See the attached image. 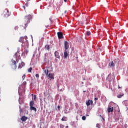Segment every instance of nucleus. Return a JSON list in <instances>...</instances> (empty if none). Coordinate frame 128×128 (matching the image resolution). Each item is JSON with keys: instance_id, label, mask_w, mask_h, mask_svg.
Here are the masks:
<instances>
[{"instance_id": "obj_29", "label": "nucleus", "mask_w": 128, "mask_h": 128, "mask_svg": "<svg viewBox=\"0 0 128 128\" xmlns=\"http://www.w3.org/2000/svg\"><path fill=\"white\" fill-rule=\"evenodd\" d=\"M20 112H22L23 110H22V109L20 108Z\"/></svg>"}, {"instance_id": "obj_2", "label": "nucleus", "mask_w": 128, "mask_h": 128, "mask_svg": "<svg viewBox=\"0 0 128 128\" xmlns=\"http://www.w3.org/2000/svg\"><path fill=\"white\" fill-rule=\"evenodd\" d=\"M26 38L28 37L22 36L19 40L20 42H22V46H28V42H26Z\"/></svg>"}, {"instance_id": "obj_25", "label": "nucleus", "mask_w": 128, "mask_h": 128, "mask_svg": "<svg viewBox=\"0 0 128 128\" xmlns=\"http://www.w3.org/2000/svg\"><path fill=\"white\" fill-rule=\"evenodd\" d=\"M96 126V128H100V124H97Z\"/></svg>"}, {"instance_id": "obj_36", "label": "nucleus", "mask_w": 128, "mask_h": 128, "mask_svg": "<svg viewBox=\"0 0 128 128\" xmlns=\"http://www.w3.org/2000/svg\"><path fill=\"white\" fill-rule=\"evenodd\" d=\"M16 29H18V27L15 28V30H16Z\"/></svg>"}, {"instance_id": "obj_34", "label": "nucleus", "mask_w": 128, "mask_h": 128, "mask_svg": "<svg viewBox=\"0 0 128 128\" xmlns=\"http://www.w3.org/2000/svg\"><path fill=\"white\" fill-rule=\"evenodd\" d=\"M28 50H26V54H28Z\"/></svg>"}, {"instance_id": "obj_9", "label": "nucleus", "mask_w": 128, "mask_h": 128, "mask_svg": "<svg viewBox=\"0 0 128 128\" xmlns=\"http://www.w3.org/2000/svg\"><path fill=\"white\" fill-rule=\"evenodd\" d=\"M108 112H114V107L108 106Z\"/></svg>"}, {"instance_id": "obj_16", "label": "nucleus", "mask_w": 128, "mask_h": 128, "mask_svg": "<svg viewBox=\"0 0 128 128\" xmlns=\"http://www.w3.org/2000/svg\"><path fill=\"white\" fill-rule=\"evenodd\" d=\"M34 101H30V108L32 106H34Z\"/></svg>"}, {"instance_id": "obj_26", "label": "nucleus", "mask_w": 128, "mask_h": 128, "mask_svg": "<svg viewBox=\"0 0 128 128\" xmlns=\"http://www.w3.org/2000/svg\"><path fill=\"white\" fill-rule=\"evenodd\" d=\"M22 80H24V78H26V74H24L22 76Z\"/></svg>"}, {"instance_id": "obj_10", "label": "nucleus", "mask_w": 128, "mask_h": 128, "mask_svg": "<svg viewBox=\"0 0 128 128\" xmlns=\"http://www.w3.org/2000/svg\"><path fill=\"white\" fill-rule=\"evenodd\" d=\"M54 55L56 58H60V53H58V51L55 52Z\"/></svg>"}, {"instance_id": "obj_18", "label": "nucleus", "mask_w": 128, "mask_h": 128, "mask_svg": "<svg viewBox=\"0 0 128 128\" xmlns=\"http://www.w3.org/2000/svg\"><path fill=\"white\" fill-rule=\"evenodd\" d=\"M62 122H66V120H68V118L66 117V116H64L62 118Z\"/></svg>"}, {"instance_id": "obj_7", "label": "nucleus", "mask_w": 128, "mask_h": 128, "mask_svg": "<svg viewBox=\"0 0 128 128\" xmlns=\"http://www.w3.org/2000/svg\"><path fill=\"white\" fill-rule=\"evenodd\" d=\"M70 48V46L68 45V42L65 41L64 42V48L65 50H68Z\"/></svg>"}, {"instance_id": "obj_12", "label": "nucleus", "mask_w": 128, "mask_h": 128, "mask_svg": "<svg viewBox=\"0 0 128 128\" xmlns=\"http://www.w3.org/2000/svg\"><path fill=\"white\" fill-rule=\"evenodd\" d=\"M68 56V54L66 50H65L64 52V58H66Z\"/></svg>"}, {"instance_id": "obj_35", "label": "nucleus", "mask_w": 128, "mask_h": 128, "mask_svg": "<svg viewBox=\"0 0 128 128\" xmlns=\"http://www.w3.org/2000/svg\"><path fill=\"white\" fill-rule=\"evenodd\" d=\"M67 0H64V2H66Z\"/></svg>"}, {"instance_id": "obj_28", "label": "nucleus", "mask_w": 128, "mask_h": 128, "mask_svg": "<svg viewBox=\"0 0 128 128\" xmlns=\"http://www.w3.org/2000/svg\"><path fill=\"white\" fill-rule=\"evenodd\" d=\"M32 99L36 100V96L34 95V96L32 97Z\"/></svg>"}, {"instance_id": "obj_30", "label": "nucleus", "mask_w": 128, "mask_h": 128, "mask_svg": "<svg viewBox=\"0 0 128 128\" xmlns=\"http://www.w3.org/2000/svg\"><path fill=\"white\" fill-rule=\"evenodd\" d=\"M23 84H24V86H26V82H23Z\"/></svg>"}, {"instance_id": "obj_3", "label": "nucleus", "mask_w": 128, "mask_h": 128, "mask_svg": "<svg viewBox=\"0 0 128 128\" xmlns=\"http://www.w3.org/2000/svg\"><path fill=\"white\" fill-rule=\"evenodd\" d=\"M44 74H46L48 78V80H54V74L52 73H50L48 74V70H44Z\"/></svg>"}, {"instance_id": "obj_8", "label": "nucleus", "mask_w": 128, "mask_h": 128, "mask_svg": "<svg viewBox=\"0 0 128 128\" xmlns=\"http://www.w3.org/2000/svg\"><path fill=\"white\" fill-rule=\"evenodd\" d=\"M94 104V102L92 100H88L87 102H86V104L88 106H90V104Z\"/></svg>"}, {"instance_id": "obj_42", "label": "nucleus", "mask_w": 128, "mask_h": 128, "mask_svg": "<svg viewBox=\"0 0 128 128\" xmlns=\"http://www.w3.org/2000/svg\"><path fill=\"white\" fill-rule=\"evenodd\" d=\"M108 78H110V76H108Z\"/></svg>"}, {"instance_id": "obj_6", "label": "nucleus", "mask_w": 128, "mask_h": 128, "mask_svg": "<svg viewBox=\"0 0 128 128\" xmlns=\"http://www.w3.org/2000/svg\"><path fill=\"white\" fill-rule=\"evenodd\" d=\"M6 12L4 14V16H5V18H8L10 16V12L8 9H6Z\"/></svg>"}, {"instance_id": "obj_24", "label": "nucleus", "mask_w": 128, "mask_h": 128, "mask_svg": "<svg viewBox=\"0 0 128 128\" xmlns=\"http://www.w3.org/2000/svg\"><path fill=\"white\" fill-rule=\"evenodd\" d=\"M32 68H30L28 70V72H32Z\"/></svg>"}, {"instance_id": "obj_38", "label": "nucleus", "mask_w": 128, "mask_h": 128, "mask_svg": "<svg viewBox=\"0 0 128 128\" xmlns=\"http://www.w3.org/2000/svg\"><path fill=\"white\" fill-rule=\"evenodd\" d=\"M30 0H26V2H30Z\"/></svg>"}, {"instance_id": "obj_39", "label": "nucleus", "mask_w": 128, "mask_h": 128, "mask_svg": "<svg viewBox=\"0 0 128 128\" xmlns=\"http://www.w3.org/2000/svg\"><path fill=\"white\" fill-rule=\"evenodd\" d=\"M66 10H65V11H64V14H66Z\"/></svg>"}, {"instance_id": "obj_41", "label": "nucleus", "mask_w": 128, "mask_h": 128, "mask_svg": "<svg viewBox=\"0 0 128 128\" xmlns=\"http://www.w3.org/2000/svg\"><path fill=\"white\" fill-rule=\"evenodd\" d=\"M50 20H52V19H51V18H50Z\"/></svg>"}, {"instance_id": "obj_19", "label": "nucleus", "mask_w": 128, "mask_h": 128, "mask_svg": "<svg viewBox=\"0 0 128 128\" xmlns=\"http://www.w3.org/2000/svg\"><path fill=\"white\" fill-rule=\"evenodd\" d=\"M86 34L87 36H91L92 33H91L90 32V31H86Z\"/></svg>"}, {"instance_id": "obj_33", "label": "nucleus", "mask_w": 128, "mask_h": 128, "mask_svg": "<svg viewBox=\"0 0 128 128\" xmlns=\"http://www.w3.org/2000/svg\"><path fill=\"white\" fill-rule=\"evenodd\" d=\"M118 88H122V87L120 86H118Z\"/></svg>"}, {"instance_id": "obj_21", "label": "nucleus", "mask_w": 128, "mask_h": 128, "mask_svg": "<svg viewBox=\"0 0 128 128\" xmlns=\"http://www.w3.org/2000/svg\"><path fill=\"white\" fill-rule=\"evenodd\" d=\"M45 50H50V46L46 45L45 46Z\"/></svg>"}, {"instance_id": "obj_22", "label": "nucleus", "mask_w": 128, "mask_h": 128, "mask_svg": "<svg viewBox=\"0 0 128 128\" xmlns=\"http://www.w3.org/2000/svg\"><path fill=\"white\" fill-rule=\"evenodd\" d=\"M124 94H119L117 96V98H120L124 96Z\"/></svg>"}, {"instance_id": "obj_31", "label": "nucleus", "mask_w": 128, "mask_h": 128, "mask_svg": "<svg viewBox=\"0 0 128 128\" xmlns=\"http://www.w3.org/2000/svg\"><path fill=\"white\" fill-rule=\"evenodd\" d=\"M98 100V98H94V100Z\"/></svg>"}, {"instance_id": "obj_17", "label": "nucleus", "mask_w": 128, "mask_h": 128, "mask_svg": "<svg viewBox=\"0 0 128 128\" xmlns=\"http://www.w3.org/2000/svg\"><path fill=\"white\" fill-rule=\"evenodd\" d=\"M110 66H111L112 68H114V61H112L110 63Z\"/></svg>"}, {"instance_id": "obj_5", "label": "nucleus", "mask_w": 128, "mask_h": 128, "mask_svg": "<svg viewBox=\"0 0 128 128\" xmlns=\"http://www.w3.org/2000/svg\"><path fill=\"white\" fill-rule=\"evenodd\" d=\"M58 38L60 40L61 38H64V35L62 34V32H57Z\"/></svg>"}, {"instance_id": "obj_1", "label": "nucleus", "mask_w": 128, "mask_h": 128, "mask_svg": "<svg viewBox=\"0 0 128 128\" xmlns=\"http://www.w3.org/2000/svg\"><path fill=\"white\" fill-rule=\"evenodd\" d=\"M32 18V15L30 14L27 15L25 16L24 18L25 22L23 23V24H24V26L23 25V26H24V28H26L28 26V22H30V20Z\"/></svg>"}, {"instance_id": "obj_43", "label": "nucleus", "mask_w": 128, "mask_h": 128, "mask_svg": "<svg viewBox=\"0 0 128 128\" xmlns=\"http://www.w3.org/2000/svg\"><path fill=\"white\" fill-rule=\"evenodd\" d=\"M86 91H84V92Z\"/></svg>"}, {"instance_id": "obj_23", "label": "nucleus", "mask_w": 128, "mask_h": 128, "mask_svg": "<svg viewBox=\"0 0 128 128\" xmlns=\"http://www.w3.org/2000/svg\"><path fill=\"white\" fill-rule=\"evenodd\" d=\"M86 116H82V120H86Z\"/></svg>"}, {"instance_id": "obj_20", "label": "nucleus", "mask_w": 128, "mask_h": 128, "mask_svg": "<svg viewBox=\"0 0 128 128\" xmlns=\"http://www.w3.org/2000/svg\"><path fill=\"white\" fill-rule=\"evenodd\" d=\"M26 8H28V4L26 3V4H25V6H23V8H24V10H26Z\"/></svg>"}, {"instance_id": "obj_11", "label": "nucleus", "mask_w": 128, "mask_h": 128, "mask_svg": "<svg viewBox=\"0 0 128 128\" xmlns=\"http://www.w3.org/2000/svg\"><path fill=\"white\" fill-rule=\"evenodd\" d=\"M14 56L16 58H20V52H16Z\"/></svg>"}, {"instance_id": "obj_15", "label": "nucleus", "mask_w": 128, "mask_h": 128, "mask_svg": "<svg viewBox=\"0 0 128 128\" xmlns=\"http://www.w3.org/2000/svg\"><path fill=\"white\" fill-rule=\"evenodd\" d=\"M30 110H34V112H36V107H34V106H32L30 107Z\"/></svg>"}, {"instance_id": "obj_13", "label": "nucleus", "mask_w": 128, "mask_h": 128, "mask_svg": "<svg viewBox=\"0 0 128 128\" xmlns=\"http://www.w3.org/2000/svg\"><path fill=\"white\" fill-rule=\"evenodd\" d=\"M26 120H28V117L26 116H23L21 118V120H22V122H26Z\"/></svg>"}, {"instance_id": "obj_37", "label": "nucleus", "mask_w": 128, "mask_h": 128, "mask_svg": "<svg viewBox=\"0 0 128 128\" xmlns=\"http://www.w3.org/2000/svg\"><path fill=\"white\" fill-rule=\"evenodd\" d=\"M76 58L78 60V56H76Z\"/></svg>"}, {"instance_id": "obj_14", "label": "nucleus", "mask_w": 128, "mask_h": 128, "mask_svg": "<svg viewBox=\"0 0 128 128\" xmlns=\"http://www.w3.org/2000/svg\"><path fill=\"white\" fill-rule=\"evenodd\" d=\"M24 66V62H22L20 64H19L18 68H22V66Z\"/></svg>"}, {"instance_id": "obj_27", "label": "nucleus", "mask_w": 128, "mask_h": 128, "mask_svg": "<svg viewBox=\"0 0 128 128\" xmlns=\"http://www.w3.org/2000/svg\"><path fill=\"white\" fill-rule=\"evenodd\" d=\"M36 77L37 78H40V74H36Z\"/></svg>"}, {"instance_id": "obj_32", "label": "nucleus", "mask_w": 128, "mask_h": 128, "mask_svg": "<svg viewBox=\"0 0 128 128\" xmlns=\"http://www.w3.org/2000/svg\"><path fill=\"white\" fill-rule=\"evenodd\" d=\"M58 110H60V106H58Z\"/></svg>"}, {"instance_id": "obj_4", "label": "nucleus", "mask_w": 128, "mask_h": 128, "mask_svg": "<svg viewBox=\"0 0 128 128\" xmlns=\"http://www.w3.org/2000/svg\"><path fill=\"white\" fill-rule=\"evenodd\" d=\"M12 64H11V68L13 70H16V62L14 60H12Z\"/></svg>"}, {"instance_id": "obj_40", "label": "nucleus", "mask_w": 128, "mask_h": 128, "mask_svg": "<svg viewBox=\"0 0 128 128\" xmlns=\"http://www.w3.org/2000/svg\"><path fill=\"white\" fill-rule=\"evenodd\" d=\"M32 96H34V94H32Z\"/></svg>"}]
</instances>
